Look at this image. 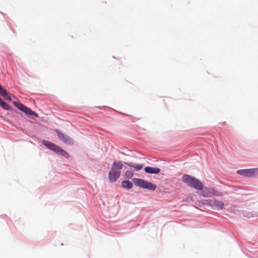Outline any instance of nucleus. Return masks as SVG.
<instances>
[{
    "instance_id": "1",
    "label": "nucleus",
    "mask_w": 258,
    "mask_h": 258,
    "mask_svg": "<svg viewBox=\"0 0 258 258\" xmlns=\"http://www.w3.org/2000/svg\"><path fill=\"white\" fill-rule=\"evenodd\" d=\"M132 181L133 182L129 180H123L121 182V187L126 190H130L133 187L134 184L137 187L152 191L155 190L157 188L156 184L144 179L133 178Z\"/></svg>"
},
{
    "instance_id": "2",
    "label": "nucleus",
    "mask_w": 258,
    "mask_h": 258,
    "mask_svg": "<svg viewBox=\"0 0 258 258\" xmlns=\"http://www.w3.org/2000/svg\"><path fill=\"white\" fill-rule=\"evenodd\" d=\"M41 143L46 148L53 152L57 156L66 159L70 158V155L67 151L52 142L43 140L41 141Z\"/></svg>"
},
{
    "instance_id": "3",
    "label": "nucleus",
    "mask_w": 258,
    "mask_h": 258,
    "mask_svg": "<svg viewBox=\"0 0 258 258\" xmlns=\"http://www.w3.org/2000/svg\"><path fill=\"white\" fill-rule=\"evenodd\" d=\"M182 181L188 187L197 190H201L204 188V183L195 176L189 174H183Z\"/></svg>"
},
{
    "instance_id": "4",
    "label": "nucleus",
    "mask_w": 258,
    "mask_h": 258,
    "mask_svg": "<svg viewBox=\"0 0 258 258\" xmlns=\"http://www.w3.org/2000/svg\"><path fill=\"white\" fill-rule=\"evenodd\" d=\"M13 104L19 110L24 113L28 117L34 119L39 117L37 113L33 111L31 108L21 103L20 101H13Z\"/></svg>"
},
{
    "instance_id": "5",
    "label": "nucleus",
    "mask_w": 258,
    "mask_h": 258,
    "mask_svg": "<svg viewBox=\"0 0 258 258\" xmlns=\"http://www.w3.org/2000/svg\"><path fill=\"white\" fill-rule=\"evenodd\" d=\"M203 205L211 207L213 209L217 210H222L225 206L222 201H220L216 199H208L202 201Z\"/></svg>"
},
{
    "instance_id": "6",
    "label": "nucleus",
    "mask_w": 258,
    "mask_h": 258,
    "mask_svg": "<svg viewBox=\"0 0 258 258\" xmlns=\"http://www.w3.org/2000/svg\"><path fill=\"white\" fill-rule=\"evenodd\" d=\"M237 173L246 178L253 177L258 174V168L239 169Z\"/></svg>"
},
{
    "instance_id": "7",
    "label": "nucleus",
    "mask_w": 258,
    "mask_h": 258,
    "mask_svg": "<svg viewBox=\"0 0 258 258\" xmlns=\"http://www.w3.org/2000/svg\"><path fill=\"white\" fill-rule=\"evenodd\" d=\"M55 132L56 134L58 140L60 142L70 146H72L74 144L75 141L74 139L66 135L59 130L55 129Z\"/></svg>"
},
{
    "instance_id": "8",
    "label": "nucleus",
    "mask_w": 258,
    "mask_h": 258,
    "mask_svg": "<svg viewBox=\"0 0 258 258\" xmlns=\"http://www.w3.org/2000/svg\"><path fill=\"white\" fill-rule=\"evenodd\" d=\"M0 107L5 110L12 111L13 112L17 114L18 115L22 116V114L19 112L16 109L13 108L7 102L4 101L0 97Z\"/></svg>"
},
{
    "instance_id": "9",
    "label": "nucleus",
    "mask_w": 258,
    "mask_h": 258,
    "mask_svg": "<svg viewBox=\"0 0 258 258\" xmlns=\"http://www.w3.org/2000/svg\"><path fill=\"white\" fill-rule=\"evenodd\" d=\"M121 175V172H118L117 171H114L110 170L108 172V180L110 183H114L116 182L119 178Z\"/></svg>"
},
{
    "instance_id": "10",
    "label": "nucleus",
    "mask_w": 258,
    "mask_h": 258,
    "mask_svg": "<svg viewBox=\"0 0 258 258\" xmlns=\"http://www.w3.org/2000/svg\"><path fill=\"white\" fill-rule=\"evenodd\" d=\"M126 162L122 161H119V160H115L111 166V170H113L114 171H117L118 172H121V170L122 169L124 163H126Z\"/></svg>"
},
{
    "instance_id": "11",
    "label": "nucleus",
    "mask_w": 258,
    "mask_h": 258,
    "mask_svg": "<svg viewBox=\"0 0 258 258\" xmlns=\"http://www.w3.org/2000/svg\"><path fill=\"white\" fill-rule=\"evenodd\" d=\"M144 169L145 173L150 174H158L161 171V169L159 167L149 166H145Z\"/></svg>"
},
{
    "instance_id": "12",
    "label": "nucleus",
    "mask_w": 258,
    "mask_h": 258,
    "mask_svg": "<svg viewBox=\"0 0 258 258\" xmlns=\"http://www.w3.org/2000/svg\"><path fill=\"white\" fill-rule=\"evenodd\" d=\"M242 215L248 218H258V212L254 211L244 210L242 212Z\"/></svg>"
},
{
    "instance_id": "13",
    "label": "nucleus",
    "mask_w": 258,
    "mask_h": 258,
    "mask_svg": "<svg viewBox=\"0 0 258 258\" xmlns=\"http://www.w3.org/2000/svg\"><path fill=\"white\" fill-rule=\"evenodd\" d=\"M124 164L129 166L130 167L133 168L135 171H140L144 167V164H136L133 162H127L124 163Z\"/></svg>"
},
{
    "instance_id": "14",
    "label": "nucleus",
    "mask_w": 258,
    "mask_h": 258,
    "mask_svg": "<svg viewBox=\"0 0 258 258\" xmlns=\"http://www.w3.org/2000/svg\"><path fill=\"white\" fill-rule=\"evenodd\" d=\"M211 190L212 188L205 187L204 185V188L203 189L200 190L201 191V196L203 197L206 198H211Z\"/></svg>"
},
{
    "instance_id": "15",
    "label": "nucleus",
    "mask_w": 258,
    "mask_h": 258,
    "mask_svg": "<svg viewBox=\"0 0 258 258\" xmlns=\"http://www.w3.org/2000/svg\"><path fill=\"white\" fill-rule=\"evenodd\" d=\"M0 96L7 101H11L12 100L11 95L5 88L0 92Z\"/></svg>"
},
{
    "instance_id": "16",
    "label": "nucleus",
    "mask_w": 258,
    "mask_h": 258,
    "mask_svg": "<svg viewBox=\"0 0 258 258\" xmlns=\"http://www.w3.org/2000/svg\"><path fill=\"white\" fill-rule=\"evenodd\" d=\"M134 173L133 171L131 170H126L124 173V177L125 179L129 180L130 179H133V177L134 176Z\"/></svg>"
},
{
    "instance_id": "17",
    "label": "nucleus",
    "mask_w": 258,
    "mask_h": 258,
    "mask_svg": "<svg viewBox=\"0 0 258 258\" xmlns=\"http://www.w3.org/2000/svg\"><path fill=\"white\" fill-rule=\"evenodd\" d=\"M95 108H99L100 109H103V108H108V107L106 106H96ZM108 108H109V110H113L114 111L117 112L119 114H121L122 115L127 116H131V115H128L127 114L125 113H123V112H121L117 111L116 110H114V109H112L111 108L108 107Z\"/></svg>"
},
{
    "instance_id": "18",
    "label": "nucleus",
    "mask_w": 258,
    "mask_h": 258,
    "mask_svg": "<svg viewBox=\"0 0 258 258\" xmlns=\"http://www.w3.org/2000/svg\"><path fill=\"white\" fill-rule=\"evenodd\" d=\"M211 195V197L213 196L222 197L224 195L222 192L218 191L215 187L212 188Z\"/></svg>"
},
{
    "instance_id": "19",
    "label": "nucleus",
    "mask_w": 258,
    "mask_h": 258,
    "mask_svg": "<svg viewBox=\"0 0 258 258\" xmlns=\"http://www.w3.org/2000/svg\"><path fill=\"white\" fill-rule=\"evenodd\" d=\"M0 217H1L2 218L6 219V218L8 217V216L6 215H2L0 216Z\"/></svg>"
},
{
    "instance_id": "20",
    "label": "nucleus",
    "mask_w": 258,
    "mask_h": 258,
    "mask_svg": "<svg viewBox=\"0 0 258 258\" xmlns=\"http://www.w3.org/2000/svg\"><path fill=\"white\" fill-rule=\"evenodd\" d=\"M225 123H226L225 122H220L219 123V124L221 126H223L225 124Z\"/></svg>"
},
{
    "instance_id": "21",
    "label": "nucleus",
    "mask_w": 258,
    "mask_h": 258,
    "mask_svg": "<svg viewBox=\"0 0 258 258\" xmlns=\"http://www.w3.org/2000/svg\"><path fill=\"white\" fill-rule=\"evenodd\" d=\"M122 150H124V151H129L130 152L131 150H128L127 148L125 147L124 148H122Z\"/></svg>"
},
{
    "instance_id": "22",
    "label": "nucleus",
    "mask_w": 258,
    "mask_h": 258,
    "mask_svg": "<svg viewBox=\"0 0 258 258\" xmlns=\"http://www.w3.org/2000/svg\"><path fill=\"white\" fill-rule=\"evenodd\" d=\"M4 89V88L0 84V92Z\"/></svg>"
},
{
    "instance_id": "23",
    "label": "nucleus",
    "mask_w": 258,
    "mask_h": 258,
    "mask_svg": "<svg viewBox=\"0 0 258 258\" xmlns=\"http://www.w3.org/2000/svg\"><path fill=\"white\" fill-rule=\"evenodd\" d=\"M12 31L14 33L15 35H16V33L13 29H12Z\"/></svg>"
},
{
    "instance_id": "24",
    "label": "nucleus",
    "mask_w": 258,
    "mask_h": 258,
    "mask_svg": "<svg viewBox=\"0 0 258 258\" xmlns=\"http://www.w3.org/2000/svg\"><path fill=\"white\" fill-rule=\"evenodd\" d=\"M249 258H253V256H250Z\"/></svg>"
}]
</instances>
